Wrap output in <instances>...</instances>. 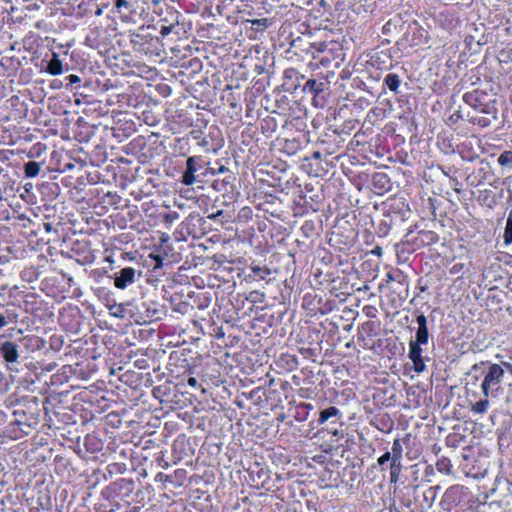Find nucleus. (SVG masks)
Returning a JSON list of instances; mask_svg holds the SVG:
<instances>
[{"instance_id":"f257e3e1","label":"nucleus","mask_w":512,"mask_h":512,"mask_svg":"<svg viewBox=\"0 0 512 512\" xmlns=\"http://www.w3.org/2000/svg\"><path fill=\"white\" fill-rule=\"evenodd\" d=\"M503 376L504 369L499 364H491L489 366L488 372L481 384L484 397L489 398L493 395L494 391L499 389Z\"/></svg>"},{"instance_id":"20e7f679","label":"nucleus","mask_w":512,"mask_h":512,"mask_svg":"<svg viewBox=\"0 0 512 512\" xmlns=\"http://www.w3.org/2000/svg\"><path fill=\"white\" fill-rule=\"evenodd\" d=\"M135 270L131 267L123 268L120 275L115 278L114 285L119 289H124L128 284L134 281Z\"/></svg>"},{"instance_id":"aec40b11","label":"nucleus","mask_w":512,"mask_h":512,"mask_svg":"<svg viewBox=\"0 0 512 512\" xmlns=\"http://www.w3.org/2000/svg\"><path fill=\"white\" fill-rule=\"evenodd\" d=\"M315 85H316L315 80H308L306 83V86H308L310 89H314Z\"/></svg>"},{"instance_id":"a211bd4d","label":"nucleus","mask_w":512,"mask_h":512,"mask_svg":"<svg viewBox=\"0 0 512 512\" xmlns=\"http://www.w3.org/2000/svg\"><path fill=\"white\" fill-rule=\"evenodd\" d=\"M68 80H69L70 83H78V82H80V78L77 75H75V74L69 75L68 76Z\"/></svg>"},{"instance_id":"0eeeda50","label":"nucleus","mask_w":512,"mask_h":512,"mask_svg":"<svg viewBox=\"0 0 512 512\" xmlns=\"http://www.w3.org/2000/svg\"><path fill=\"white\" fill-rule=\"evenodd\" d=\"M47 72L51 75H60L63 72L62 62L59 59L58 54L53 53L52 59L49 61L47 66Z\"/></svg>"},{"instance_id":"f3484780","label":"nucleus","mask_w":512,"mask_h":512,"mask_svg":"<svg viewBox=\"0 0 512 512\" xmlns=\"http://www.w3.org/2000/svg\"><path fill=\"white\" fill-rule=\"evenodd\" d=\"M115 6L117 8H122V7H127L128 6V1L127 0H116L115 1Z\"/></svg>"},{"instance_id":"39448f33","label":"nucleus","mask_w":512,"mask_h":512,"mask_svg":"<svg viewBox=\"0 0 512 512\" xmlns=\"http://www.w3.org/2000/svg\"><path fill=\"white\" fill-rule=\"evenodd\" d=\"M196 169V161L194 157H189L186 161V171L182 176V183L188 186H191L195 183L196 177L195 172Z\"/></svg>"},{"instance_id":"393cba45","label":"nucleus","mask_w":512,"mask_h":512,"mask_svg":"<svg viewBox=\"0 0 512 512\" xmlns=\"http://www.w3.org/2000/svg\"><path fill=\"white\" fill-rule=\"evenodd\" d=\"M220 214H222V211H218L216 214H213L211 216H209L210 218H216L217 216H219Z\"/></svg>"},{"instance_id":"f03ea898","label":"nucleus","mask_w":512,"mask_h":512,"mask_svg":"<svg viewBox=\"0 0 512 512\" xmlns=\"http://www.w3.org/2000/svg\"><path fill=\"white\" fill-rule=\"evenodd\" d=\"M409 358L413 362V367L416 372H423L425 370V363L422 358V349L420 346H418L417 343H414L413 341H410L409 343Z\"/></svg>"},{"instance_id":"9d476101","label":"nucleus","mask_w":512,"mask_h":512,"mask_svg":"<svg viewBox=\"0 0 512 512\" xmlns=\"http://www.w3.org/2000/svg\"><path fill=\"white\" fill-rule=\"evenodd\" d=\"M40 172V165L35 161H30L25 165V174L27 177H36Z\"/></svg>"},{"instance_id":"5701e85b","label":"nucleus","mask_w":512,"mask_h":512,"mask_svg":"<svg viewBox=\"0 0 512 512\" xmlns=\"http://www.w3.org/2000/svg\"><path fill=\"white\" fill-rule=\"evenodd\" d=\"M488 113H489V114H491V116H492V118H493L494 120H496V119H497V112H496V110H495V109H493L492 111H489Z\"/></svg>"},{"instance_id":"dca6fc26","label":"nucleus","mask_w":512,"mask_h":512,"mask_svg":"<svg viewBox=\"0 0 512 512\" xmlns=\"http://www.w3.org/2000/svg\"><path fill=\"white\" fill-rule=\"evenodd\" d=\"M392 455L390 452H386L385 454H383L382 456H380L377 460L378 464L379 465H383L384 463H386L387 461L391 460L392 461Z\"/></svg>"},{"instance_id":"7ed1b4c3","label":"nucleus","mask_w":512,"mask_h":512,"mask_svg":"<svg viewBox=\"0 0 512 512\" xmlns=\"http://www.w3.org/2000/svg\"><path fill=\"white\" fill-rule=\"evenodd\" d=\"M417 324L418 329L416 332V341H413L414 343H417L418 346L421 344H426L428 342V328H427V319L426 317L421 314L417 317Z\"/></svg>"},{"instance_id":"6e6552de","label":"nucleus","mask_w":512,"mask_h":512,"mask_svg":"<svg viewBox=\"0 0 512 512\" xmlns=\"http://www.w3.org/2000/svg\"><path fill=\"white\" fill-rule=\"evenodd\" d=\"M401 467V460H392L390 465V480L392 483L397 482Z\"/></svg>"},{"instance_id":"b1692460","label":"nucleus","mask_w":512,"mask_h":512,"mask_svg":"<svg viewBox=\"0 0 512 512\" xmlns=\"http://www.w3.org/2000/svg\"><path fill=\"white\" fill-rule=\"evenodd\" d=\"M154 258L157 261L156 267H159L161 265V262H162L161 258L159 256H155Z\"/></svg>"},{"instance_id":"4be33fe9","label":"nucleus","mask_w":512,"mask_h":512,"mask_svg":"<svg viewBox=\"0 0 512 512\" xmlns=\"http://www.w3.org/2000/svg\"><path fill=\"white\" fill-rule=\"evenodd\" d=\"M170 32V29L168 27H162L161 34L167 35Z\"/></svg>"},{"instance_id":"423d86ee","label":"nucleus","mask_w":512,"mask_h":512,"mask_svg":"<svg viewBox=\"0 0 512 512\" xmlns=\"http://www.w3.org/2000/svg\"><path fill=\"white\" fill-rule=\"evenodd\" d=\"M3 357L7 362H15L18 359L17 346L12 342H5L2 345Z\"/></svg>"},{"instance_id":"4468645a","label":"nucleus","mask_w":512,"mask_h":512,"mask_svg":"<svg viewBox=\"0 0 512 512\" xmlns=\"http://www.w3.org/2000/svg\"><path fill=\"white\" fill-rule=\"evenodd\" d=\"M504 241L506 244L512 243V217H508L504 232Z\"/></svg>"},{"instance_id":"f8f14e48","label":"nucleus","mask_w":512,"mask_h":512,"mask_svg":"<svg viewBox=\"0 0 512 512\" xmlns=\"http://www.w3.org/2000/svg\"><path fill=\"white\" fill-rule=\"evenodd\" d=\"M385 83L391 91H397L399 87V77L396 74H388L385 77Z\"/></svg>"},{"instance_id":"6ab92c4d","label":"nucleus","mask_w":512,"mask_h":512,"mask_svg":"<svg viewBox=\"0 0 512 512\" xmlns=\"http://www.w3.org/2000/svg\"><path fill=\"white\" fill-rule=\"evenodd\" d=\"M187 382H188V385L191 387H196L198 384L196 378H194V377H190Z\"/></svg>"},{"instance_id":"9b49d317","label":"nucleus","mask_w":512,"mask_h":512,"mask_svg":"<svg viewBox=\"0 0 512 512\" xmlns=\"http://www.w3.org/2000/svg\"><path fill=\"white\" fill-rule=\"evenodd\" d=\"M488 406H489V401H488V398L485 397L484 399L473 404L471 410L474 413L484 414L487 411Z\"/></svg>"},{"instance_id":"ddd939ff","label":"nucleus","mask_w":512,"mask_h":512,"mask_svg":"<svg viewBox=\"0 0 512 512\" xmlns=\"http://www.w3.org/2000/svg\"><path fill=\"white\" fill-rule=\"evenodd\" d=\"M393 454L392 460H401L402 446L399 439H395L392 446Z\"/></svg>"},{"instance_id":"1a4fd4ad","label":"nucleus","mask_w":512,"mask_h":512,"mask_svg":"<svg viewBox=\"0 0 512 512\" xmlns=\"http://www.w3.org/2000/svg\"><path fill=\"white\" fill-rule=\"evenodd\" d=\"M338 414H339L338 408L331 406V407L321 411L320 417H319V423L323 424L328 419H330L331 417L337 416Z\"/></svg>"},{"instance_id":"2eb2a0df","label":"nucleus","mask_w":512,"mask_h":512,"mask_svg":"<svg viewBox=\"0 0 512 512\" xmlns=\"http://www.w3.org/2000/svg\"><path fill=\"white\" fill-rule=\"evenodd\" d=\"M498 163L501 165V166H507V165H510L512 164V152L511 151H505L503 152L499 158H498Z\"/></svg>"},{"instance_id":"412c9836","label":"nucleus","mask_w":512,"mask_h":512,"mask_svg":"<svg viewBox=\"0 0 512 512\" xmlns=\"http://www.w3.org/2000/svg\"><path fill=\"white\" fill-rule=\"evenodd\" d=\"M7 324V321L3 315L0 314V328L4 327Z\"/></svg>"}]
</instances>
